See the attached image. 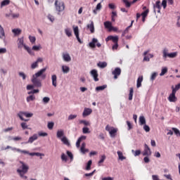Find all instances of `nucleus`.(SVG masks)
<instances>
[{
	"mask_svg": "<svg viewBox=\"0 0 180 180\" xmlns=\"http://www.w3.org/2000/svg\"><path fill=\"white\" fill-rule=\"evenodd\" d=\"M46 70H47L46 68L40 70L37 73L33 75L32 78V84H29L27 86V91H30L31 89H33L34 86L36 88H41V82H40V79H39V77H41L42 79H46V75H43L44 72H46Z\"/></svg>",
	"mask_w": 180,
	"mask_h": 180,
	"instance_id": "nucleus-1",
	"label": "nucleus"
},
{
	"mask_svg": "<svg viewBox=\"0 0 180 180\" xmlns=\"http://www.w3.org/2000/svg\"><path fill=\"white\" fill-rule=\"evenodd\" d=\"M20 164H21V166L20 167V169H17V172L19 174L20 178H23V179H27V177L25 176V174H27L29 171V165H26L22 161H20Z\"/></svg>",
	"mask_w": 180,
	"mask_h": 180,
	"instance_id": "nucleus-2",
	"label": "nucleus"
},
{
	"mask_svg": "<svg viewBox=\"0 0 180 180\" xmlns=\"http://www.w3.org/2000/svg\"><path fill=\"white\" fill-rule=\"evenodd\" d=\"M22 47H24L25 50H26L27 53H29V54H30L31 56H34V53H33L32 49L29 46L25 44V41L23 39V37L19 38L18 42V48L22 49Z\"/></svg>",
	"mask_w": 180,
	"mask_h": 180,
	"instance_id": "nucleus-3",
	"label": "nucleus"
},
{
	"mask_svg": "<svg viewBox=\"0 0 180 180\" xmlns=\"http://www.w3.org/2000/svg\"><path fill=\"white\" fill-rule=\"evenodd\" d=\"M163 54V58H167V57H169V58H175L176 56H178V52H173L168 53V49H164L162 51Z\"/></svg>",
	"mask_w": 180,
	"mask_h": 180,
	"instance_id": "nucleus-4",
	"label": "nucleus"
},
{
	"mask_svg": "<svg viewBox=\"0 0 180 180\" xmlns=\"http://www.w3.org/2000/svg\"><path fill=\"white\" fill-rule=\"evenodd\" d=\"M55 6L58 12H63L65 9V4L63 1L59 2L58 0L55 1Z\"/></svg>",
	"mask_w": 180,
	"mask_h": 180,
	"instance_id": "nucleus-5",
	"label": "nucleus"
},
{
	"mask_svg": "<svg viewBox=\"0 0 180 180\" xmlns=\"http://www.w3.org/2000/svg\"><path fill=\"white\" fill-rule=\"evenodd\" d=\"M105 130L109 132L110 137H115L116 136V133H117V129L110 127L109 124L105 127Z\"/></svg>",
	"mask_w": 180,
	"mask_h": 180,
	"instance_id": "nucleus-6",
	"label": "nucleus"
},
{
	"mask_svg": "<svg viewBox=\"0 0 180 180\" xmlns=\"http://www.w3.org/2000/svg\"><path fill=\"white\" fill-rule=\"evenodd\" d=\"M176 94V93L175 92V90H172V94H170L167 98L169 102L175 103L176 101H178V98H176V96H175Z\"/></svg>",
	"mask_w": 180,
	"mask_h": 180,
	"instance_id": "nucleus-7",
	"label": "nucleus"
},
{
	"mask_svg": "<svg viewBox=\"0 0 180 180\" xmlns=\"http://www.w3.org/2000/svg\"><path fill=\"white\" fill-rule=\"evenodd\" d=\"M18 117H20V120H25V118H23V116H25V117H32L33 116V113H29L26 112H20L18 114Z\"/></svg>",
	"mask_w": 180,
	"mask_h": 180,
	"instance_id": "nucleus-8",
	"label": "nucleus"
},
{
	"mask_svg": "<svg viewBox=\"0 0 180 180\" xmlns=\"http://www.w3.org/2000/svg\"><path fill=\"white\" fill-rule=\"evenodd\" d=\"M143 155L146 157H149L150 155H151V149H150V147H148V145H147V143H145L144 145Z\"/></svg>",
	"mask_w": 180,
	"mask_h": 180,
	"instance_id": "nucleus-9",
	"label": "nucleus"
},
{
	"mask_svg": "<svg viewBox=\"0 0 180 180\" xmlns=\"http://www.w3.org/2000/svg\"><path fill=\"white\" fill-rule=\"evenodd\" d=\"M114 75V79H117L118 77L122 74V69L120 68H116L114 71L112 72Z\"/></svg>",
	"mask_w": 180,
	"mask_h": 180,
	"instance_id": "nucleus-10",
	"label": "nucleus"
},
{
	"mask_svg": "<svg viewBox=\"0 0 180 180\" xmlns=\"http://www.w3.org/2000/svg\"><path fill=\"white\" fill-rule=\"evenodd\" d=\"M90 74L91 77H93L95 82H98V81H99V78H98V77H99V75L98 74V70L94 69L90 72Z\"/></svg>",
	"mask_w": 180,
	"mask_h": 180,
	"instance_id": "nucleus-11",
	"label": "nucleus"
},
{
	"mask_svg": "<svg viewBox=\"0 0 180 180\" xmlns=\"http://www.w3.org/2000/svg\"><path fill=\"white\" fill-rule=\"evenodd\" d=\"M112 40L114 44L119 43V37L110 35L105 39V41Z\"/></svg>",
	"mask_w": 180,
	"mask_h": 180,
	"instance_id": "nucleus-12",
	"label": "nucleus"
},
{
	"mask_svg": "<svg viewBox=\"0 0 180 180\" xmlns=\"http://www.w3.org/2000/svg\"><path fill=\"white\" fill-rule=\"evenodd\" d=\"M140 0H133L132 1L129 2V0H123L124 4H125L126 8H130L133 4H136V2Z\"/></svg>",
	"mask_w": 180,
	"mask_h": 180,
	"instance_id": "nucleus-13",
	"label": "nucleus"
},
{
	"mask_svg": "<svg viewBox=\"0 0 180 180\" xmlns=\"http://www.w3.org/2000/svg\"><path fill=\"white\" fill-rule=\"evenodd\" d=\"M82 140H86V136H82L78 139L77 141L76 142V147L77 148H79V147L81 146V141H82Z\"/></svg>",
	"mask_w": 180,
	"mask_h": 180,
	"instance_id": "nucleus-14",
	"label": "nucleus"
},
{
	"mask_svg": "<svg viewBox=\"0 0 180 180\" xmlns=\"http://www.w3.org/2000/svg\"><path fill=\"white\" fill-rule=\"evenodd\" d=\"M133 23H134V20H132L131 22V25L129 26H128L123 32L122 34V37H124L126 36V34H127V33H129V30L130 29V27H131V26H133Z\"/></svg>",
	"mask_w": 180,
	"mask_h": 180,
	"instance_id": "nucleus-15",
	"label": "nucleus"
},
{
	"mask_svg": "<svg viewBox=\"0 0 180 180\" xmlns=\"http://www.w3.org/2000/svg\"><path fill=\"white\" fill-rule=\"evenodd\" d=\"M91 113H92V109L91 108H84V112L82 113V115L84 117H86V116H89V115H91Z\"/></svg>",
	"mask_w": 180,
	"mask_h": 180,
	"instance_id": "nucleus-16",
	"label": "nucleus"
},
{
	"mask_svg": "<svg viewBox=\"0 0 180 180\" xmlns=\"http://www.w3.org/2000/svg\"><path fill=\"white\" fill-rule=\"evenodd\" d=\"M85 147H86V143L85 142L82 143L81 148H80V151L82 153V154H85L86 153H88L89 150L86 149Z\"/></svg>",
	"mask_w": 180,
	"mask_h": 180,
	"instance_id": "nucleus-17",
	"label": "nucleus"
},
{
	"mask_svg": "<svg viewBox=\"0 0 180 180\" xmlns=\"http://www.w3.org/2000/svg\"><path fill=\"white\" fill-rule=\"evenodd\" d=\"M87 29H89L91 33H95V27L93 21L91 22V24L87 25Z\"/></svg>",
	"mask_w": 180,
	"mask_h": 180,
	"instance_id": "nucleus-18",
	"label": "nucleus"
},
{
	"mask_svg": "<svg viewBox=\"0 0 180 180\" xmlns=\"http://www.w3.org/2000/svg\"><path fill=\"white\" fill-rule=\"evenodd\" d=\"M74 33L78 40V41L81 42V39H79V30H78V26L74 28Z\"/></svg>",
	"mask_w": 180,
	"mask_h": 180,
	"instance_id": "nucleus-19",
	"label": "nucleus"
},
{
	"mask_svg": "<svg viewBox=\"0 0 180 180\" xmlns=\"http://www.w3.org/2000/svg\"><path fill=\"white\" fill-rule=\"evenodd\" d=\"M63 58L64 61H66L67 63H69V61H71V56H70L69 53H63Z\"/></svg>",
	"mask_w": 180,
	"mask_h": 180,
	"instance_id": "nucleus-20",
	"label": "nucleus"
},
{
	"mask_svg": "<svg viewBox=\"0 0 180 180\" xmlns=\"http://www.w3.org/2000/svg\"><path fill=\"white\" fill-rule=\"evenodd\" d=\"M143 75H141L138 77L137 79V83H136V87L137 88H140V86H141V83L143 82Z\"/></svg>",
	"mask_w": 180,
	"mask_h": 180,
	"instance_id": "nucleus-21",
	"label": "nucleus"
},
{
	"mask_svg": "<svg viewBox=\"0 0 180 180\" xmlns=\"http://www.w3.org/2000/svg\"><path fill=\"white\" fill-rule=\"evenodd\" d=\"M13 151H17V153H22V154H28L29 155H30V153H29V151L27 150H22L19 148H12Z\"/></svg>",
	"mask_w": 180,
	"mask_h": 180,
	"instance_id": "nucleus-22",
	"label": "nucleus"
},
{
	"mask_svg": "<svg viewBox=\"0 0 180 180\" xmlns=\"http://www.w3.org/2000/svg\"><path fill=\"white\" fill-rule=\"evenodd\" d=\"M64 136V130L59 129L57 131L56 136L58 139H61Z\"/></svg>",
	"mask_w": 180,
	"mask_h": 180,
	"instance_id": "nucleus-23",
	"label": "nucleus"
},
{
	"mask_svg": "<svg viewBox=\"0 0 180 180\" xmlns=\"http://www.w3.org/2000/svg\"><path fill=\"white\" fill-rule=\"evenodd\" d=\"M96 43H98V39L94 38L92 41L89 43V46L91 47V49H95V47H96Z\"/></svg>",
	"mask_w": 180,
	"mask_h": 180,
	"instance_id": "nucleus-24",
	"label": "nucleus"
},
{
	"mask_svg": "<svg viewBox=\"0 0 180 180\" xmlns=\"http://www.w3.org/2000/svg\"><path fill=\"white\" fill-rule=\"evenodd\" d=\"M154 8L155 9H158V12L160 13V11H161V1H158L155 3V5H154Z\"/></svg>",
	"mask_w": 180,
	"mask_h": 180,
	"instance_id": "nucleus-25",
	"label": "nucleus"
},
{
	"mask_svg": "<svg viewBox=\"0 0 180 180\" xmlns=\"http://www.w3.org/2000/svg\"><path fill=\"white\" fill-rule=\"evenodd\" d=\"M52 79V85H53L55 87L57 86V75H53L51 77Z\"/></svg>",
	"mask_w": 180,
	"mask_h": 180,
	"instance_id": "nucleus-26",
	"label": "nucleus"
},
{
	"mask_svg": "<svg viewBox=\"0 0 180 180\" xmlns=\"http://www.w3.org/2000/svg\"><path fill=\"white\" fill-rule=\"evenodd\" d=\"M62 143L65 144V146H70V141H68V139L66 138V136H63L62 139H60Z\"/></svg>",
	"mask_w": 180,
	"mask_h": 180,
	"instance_id": "nucleus-27",
	"label": "nucleus"
},
{
	"mask_svg": "<svg viewBox=\"0 0 180 180\" xmlns=\"http://www.w3.org/2000/svg\"><path fill=\"white\" fill-rule=\"evenodd\" d=\"M102 9V4L101 3H98L96 7V9L93 11L94 13L96 15L98 13L97 11H101Z\"/></svg>",
	"mask_w": 180,
	"mask_h": 180,
	"instance_id": "nucleus-28",
	"label": "nucleus"
},
{
	"mask_svg": "<svg viewBox=\"0 0 180 180\" xmlns=\"http://www.w3.org/2000/svg\"><path fill=\"white\" fill-rule=\"evenodd\" d=\"M117 153L119 160H121V161H123V160H126V157H124V156L123 155V153H122V151L118 150V151L117 152Z\"/></svg>",
	"mask_w": 180,
	"mask_h": 180,
	"instance_id": "nucleus-29",
	"label": "nucleus"
},
{
	"mask_svg": "<svg viewBox=\"0 0 180 180\" xmlns=\"http://www.w3.org/2000/svg\"><path fill=\"white\" fill-rule=\"evenodd\" d=\"M62 71H63V72H64V74H68V72H70V67H68L67 65H63Z\"/></svg>",
	"mask_w": 180,
	"mask_h": 180,
	"instance_id": "nucleus-30",
	"label": "nucleus"
},
{
	"mask_svg": "<svg viewBox=\"0 0 180 180\" xmlns=\"http://www.w3.org/2000/svg\"><path fill=\"white\" fill-rule=\"evenodd\" d=\"M133 94H134V90L133 87H131L129 89V101L133 100Z\"/></svg>",
	"mask_w": 180,
	"mask_h": 180,
	"instance_id": "nucleus-31",
	"label": "nucleus"
},
{
	"mask_svg": "<svg viewBox=\"0 0 180 180\" xmlns=\"http://www.w3.org/2000/svg\"><path fill=\"white\" fill-rule=\"evenodd\" d=\"M98 67L100 68H105V67H108V63L106 62H99L97 64Z\"/></svg>",
	"mask_w": 180,
	"mask_h": 180,
	"instance_id": "nucleus-32",
	"label": "nucleus"
},
{
	"mask_svg": "<svg viewBox=\"0 0 180 180\" xmlns=\"http://www.w3.org/2000/svg\"><path fill=\"white\" fill-rule=\"evenodd\" d=\"M11 4V0H4L1 3V8H4V6H6Z\"/></svg>",
	"mask_w": 180,
	"mask_h": 180,
	"instance_id": "nucleus-33",
	"label": "nucleus"
},
{
	"mask_svg": "<svg viewBox=\"0 0 180 180\" xmlns=\"http://www.w3.org/2000/svg\"><path fill=\"white\" fill-rule=\"evenodd\" d=\"M37 140V135L34 134L32 136L30 137L28 143H33V141Z\"/></svg>",
	"mask_w": 180,
	"mask_h": 180,
	"instance_id": "nucleus-34",
	"label": "nucleus"
},
{
	"mask_svg": "<svg viewBox=\"0 0 180 180\" xmlns=\"http://www.w3.org/2000/svg\"><path fill=\"white\" fill-rule=\"evenodd\" d=\"M104 26L105 29H112V22L106 21L104 22Z\"/></svg>",
	"mask_w": 180,
	"mask_h": 180,
	"instance_id": "nucleus-35",
	"label": "nucleus"
},
{
	"mask_svg": "<svg viewBox=\"0 0 180 180\" xmlns=\"http://www.w3.org/2000/svg\"><path fill=\"white\" fill-rule=\"evenodd\" d=\"M106 88H108V85L104 84L103 86L96 87V91H103V89H106Z\"/></svg>",
	"mask_w": 180,
	"mask_h": 180,
	"instance_id": "nucleus-36",
	"label": "nucleus"
},
{
	"mask_svg": "<svg viewBox=\"0 0 180 180\" xmlns=\"http://www.w3.org/2000/svg\"><path fill=\"white\" fill-rule=\"evenodd\" d=\"M3 37H5V31L2 25H0V39H3Z\"/></svg>",
	"mask_w": 180,
	"mask_h": 180,
	"instance_id": "nucleus-37",
	"label": "nucleus"
},
{
	"mask_svg": "<svg viewBox=\"0 0 180 180\" xmlns=\"http://www.w3.org/2000/svg\"><path fill=\"white\" fill-rule=\"evenodd\" d=\"M172 130L174 132V134H176V137H180V131L179 129L172 127Z\"/></svg>",
	"mask_w": 180,
	"mask_h": 180,
	"instance_id": "nucleus-38",
	"label": "nucleus"
},
{
	"mask_svg": "<svg viewBox=\"0 0 180 180\" xmlns=\"http://www.w3.org/2000/svg\"><path fill=\"white\" fill-rule=\"evenodd\" d=\"M139 123L141 126H143V124H146V118L144 116L139 117Z\"/></svg>",
	"mask_w": 180,
	"mask_h": 180,
	"instance_id": "nucleus-39",
	"label": "nucleus"
},
{
	"mask_svg": "<svg viewBox=\"0 0 180 180\" xmlns=\"http://www.w3.org/2000/svg\"><path fill=\"white\" fill-rule=\"evenodd\" d=\"M131 153L134 154V157H137V155H140L141 154V150H137L135 151L134 150H132Z\"/></svg>",
	"mask_w": 180,
	"mask_h": 180,
	"instance_id": "nucleus-40",
	"label": "nucleus"
},
{
	"mask_svg": "<svg viewBox=\"0 0 180 180\" xmlns=\"http://www.w3.org/2000/svg\"><path fill=\"white\" fill-rule=\"evenodd\" d=\"M65 34H67V36L68 37H71V36H72V34L71 32V30H70V28H67L65 30Z\"/></svg>",
	"mask_w": 180,
	"mask_h": 180,
	"instance_id": "nucleus-41",
	"label": "nucleus"
},
{
	"mask_svg": "<svg viewBox=\"0 0 180 180\" xmlns=\"http://www.w3.org/2000/svg\"><path fill=\"white\" fill-rule=\"evenodd\" d=\"M167 72H168V68H162V71L160 74V77H162L163 75H165V74H167Z\"/></svg>",
	"mask_w": 180,
	"mask_h": 180,
	"instance_id": "nucleus-42",
	"label": "nucleus"
},
{
	"mask_svg": "<svg viewBox=\"0 0 180 180\" xmlns=\"http://www.w3.org/2000/svg\"><path fill=\"white\" fill-rule=\"evenodd\" d=\"M106 160V156L105 155H101V160L98 161V166L101 167V164L105 162Z\"/></svg>",
	"mask_w": 180,
	"mask_h": 180,
	"instance_id": "nucleus-43",
	"label": "nucleus"
},
{
	"mask_svg": "<svg viewBox=\"0 0 180 180\" xmlns=\"http://www.w3.org/2000/svg\"><path fill=\"white\" fill-rule=\"evenodd\" d=\"M20 126H21L22 130H26V129H29V125H27V123H26V122H22L20 124Z\"/></svg>",
	"mask_w": 180,
	"mask_h": 180,
	"instance_id": "nucleus-44",
	"label": "nucleus"
},
{
	"mask_svg": "<svg viewBox=\"0 0 180 180\" xmlns=\"http://www.w3.org/2000/svg\"><path fill=\"white\" fill-rule=\"evenodd\" d=\"M36 97L34 95H30L27 97V102H31V101H34Z\"/></svg>",
	"mask_w": 180,
	"mask_h": 180,
	"instance_id": "nucleus-45",
	"label": "nucleus"
},
{
	"mask_svg": "<svg viewBox=\"0 0 180 180\" xmlns=\"http://www.w3.org/2000/svg\"><path fill=\"white\" fill-rule=\"evenodd\" d=\"M29 40H30V43H32V44H34V43H36V37H35L29 36Z\"/></svg>",
	"mask_w": 180,
	"mask_h": 180,
	"instance_id": "nucleus-46",
	"label": "nucleus"
},
{
	"mask_svg": "<svg viewBox=\"0 0 180 180\" xmlns=\"http://www.w3.org/2000/svg\"><path fill=\"white\" fill-rule=\"evenodd\" d=\"M13 33H14V34L18 35V34H20V33H22V30H19V29H13L12 30Z\"/></svg>",
	"mask_w": 180,
	"mask_h": 180,
	"instance_id": "nucleus-47",
	"label": "nucleus"
},
{
	"mask_svg": "<svg viewBox=\"0 0 180 180\" xmlns=\"http://www.w3.org/2000/svg\"><path fill=\"white\" fill-rule=\"evenodd\" d=\"M91 165H92V160H89L88 162H87V165H86V169L87 171H89V169H91Z\"/></svg>",
	"mask_w": 180,
	"mask_h": 180,
	"instance_id": "nucleus-48",
	"label": "nucleus"
},
{
	"mask_svg": "<svg viewBox=\"0 0 180 180\" xmlns=\"http://www.w3.org/2000/svg\"><path fill=\"white\" fill-rule=\"evenodd\" d=\"M172 91H175V93L176 94V91H179L180 89V84H178L177 85L175 86V88L174 86H172Z\"/></svg>",
	"mask_w": 180,
	"mask_h": 180,
	"instance_id": "nucleus-49",
	"label": "nucleus"
},
{
	"mask_svg": "<svg viewBox=\"0 0 180 180\" xmlns=\"http://www.w3.org/2000/svg\"><path fill=\"white\" fill-rule=\"evenodd\" d=\"M82 131H83L84 134H87L91 133V131H89V128H88V127H84L82 129Z\"/></svg>",
	"mask_w": 180,
	"mask_h": 180,
	"instance_id": "nucleus-50",
	"label": "nucleus"
},
{
	"mask_svg": "<svg viewBox=\"0 0 180 180\" xmlns=\"http://www.w3.org/2000/svg\"><path fill=\"white\" fill-rule=\"evenodd\" d=\"M53 127H54V122H48V129H49V130H53Z\"/></svg>",
	"mask_w": 180,
	"mask_h": 180,
	"instance_id": "nucleus-51",
	"label": "nucleus"
},
{
	"mask_svg": "<svg viewBox=\"0 0 180 180\" xmlns=\"http://www.w3.org/2000/svg\"><path fill=\"white\" fill-rule=\"evenodd\" d=\"M79 123L82 124H84V126H89V122L86 121V120H80Z\"/></svg>",
	"mask_w": 180,
	"mask_h": 180,
	"instance_id": "nucleus-52",
	"label": "nucleus"
},
{
	"mask_svg": "<svg viewBox=\"0 0 180 180\" xmlns=\"http://www.w3.org/2000/svg\"><path fill=\"white\" fill-rule=\"evenodd\" d=\"M148 12H150V10L148 9L145 10V11L141 13V16L147 18V15H148Z\"/></svg>",
	"mask_w": 180,
	"mask_h": 180,
	"instance_id": "nucleus-53",
	"label": "nucleus"
},
{
	"mask_svg": "<svg viewBox=\"0 0 180 180\" xmlns=\"http://www.w3.org/2000/svg\"><path fill=\"white\" fill-rule=\"evenodd\" d=\"M39 89H34L31 91H28V95H32L33 94H39Z\"/></svg>",
	"mask_w": 180,
	"mask_h": 180,
	"instance_id": "nucleus-54",
	"label": "nucleus"
},
{
	"mask_svg": "<svg viewBox=\"0 0 180 180\" xmlns=\"http://www.w3.org/2000/svg\"><path fill=\"white\" fill-rule=\"evenodd\" d=\"M61 160H62V161H65V162H67V161H68L67 155H65V154L63 153L61 155Z\"/></svg>",
	"mask_w": 180,
	"mask_h": 180,
	"instance_id": "nucleus-55",
	"label": "nucleus"
},
{
	"mask_svg": "<svg viewBox=\"0 0 180 180\" xmlns=\"http://www.w3.org/2000/svg\"><path fill=\"white\" fill-rule=\"evenodd\" d=\"M37 67H39L37 62L33 63L31 65V68H32V70H34V68H37Z\"/></svg>",
	"mask_w": 180,
	"mask_h": 180,
	"instance_id": "nucleus-56",
	"label": "nucleus"
},
{
	"mask_svg": "<svg viewBox=\"0 0 180 180\" xmlns=\"http://www.w3.org/2000/svg\"><path fill=\"white\" fill-rule=\"evenodd\" d=\"M43 102H44V103H49V102H50V98L44 97Z\"/></svg>",
	"mask_w": 180,
	"mask_h": 180,
	"instance_id": "nucleus-57",
	"label": "nucleus"
},
{
	"mask_svg": "<svg viewBox=\"0 0 180 180\" xmlns=\"http://www.w3.org/2000/svg\"><path fill=\"white\" fill-rule=\"evenodd\" d=\"M40 49H41L40 46H32V50H34V51H39V50H40Z\"/></svg>",
	"mask_w": 180,
	"mask_h": 180,
	"instance_id": "nucleus-58",
	"label": "nucleus"
},
{
	"mask_svg": "<svg viewBox=\"0 0 180 180\" xmlns=\"http://www.w3.org/2000/svg\"><path fill=\"white\" fill-rule=\"evenodd\" d=\"M155 78H157V73L153 72L150 77V79H151V81H154V79H155Z\"/></svg>",
	"mask_w": 180,
	"mask_h": 180,
	"instance_id": "nucleus-59",
	"label": "nucleus"
},
{
	"mask_svg": "<svg viewBox=\"0 0 180 180\" xmlns=\"http://www.w3.org/2000/svg\"><path fill=\"white\" fill-rule=\"evenodd\" d=\"M30 155H31V156L37 155V157H40V156H41V153H30Z\"/></svg>",
	"mask_w": 180,
	"mask_h": 180,
	"instance_id": "nucleus-60",
	"label": "nucleus"
},
{
	"mask_svg": "<svg viewBox=\"0 0 180 180\" xmlns=\"http://www.w3.org/2000/svg\"><path fill=\"white\" fill-rule=\"evenodd\" d=\"M77 117V115H70L68 117V120H72Z\"/></svg>",
	"mask_w": 180,
	"mask_h": 180,
	"instance_id": "nucleus-61",
	"label": "nucleus"
},
{
	"mask_svg": "<svg viewBox=\"0 0 180 180\" xmlns=\"http://www.w3.org/2000/svg\"><path fill=\"white\" fill-rule=\"evenodd\" d=\"M143 129L145 130V131L148 132L150 131V127H148V125L145 124L143 126Z\"/></svg>",
	"mask_w": 180,
	"mask_h": 180,
	"instance_id": "nucleus-62",
	"label": "nucleus"
},
{
	"mask_svg": "<svg viewBox=\"0 0 180 180\" xmlns=\"http://www.w3.org/2000/svg\"><path fill=\"white\" fill-rule=\"evenodd\" d=\"M19 75L22 77V79H26V75L24 72H19Z\"/></svg>",
	"mask_w": 180,
	"mask_h": 180,
	"instance_id": "nucleus-63",
	"label": "nucleus"
},
{
	"mask_svg": "<svg viewBox=\"0 0 180 180\" xmlns=\"http://www.w3.org/2000/svg\"><path fill=\"white\" fill-rule=\"evenodd\" d=\"M162 6H163L164 9H165V8H167V0H163L162 1Z\"/></svg>",
	"mask_w": 180,
	"mask_h": 180,
	"instance_id": "nucleus-64",
	"label": "nucleus"
}]
</instances>
